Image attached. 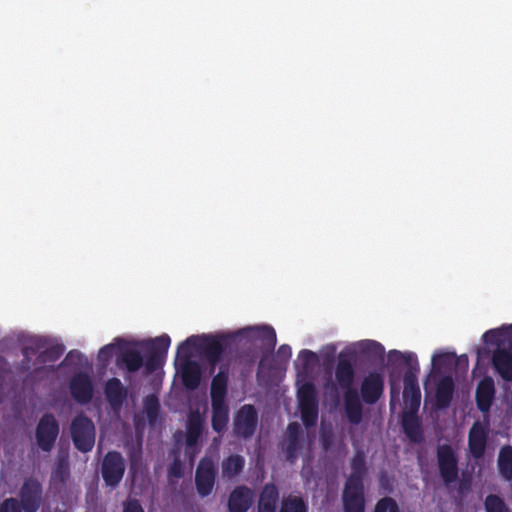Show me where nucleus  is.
Here are the masks:
<instances>
[{"label":"nucleus","mask_w":512,"mask_h":512,"mask_svg":"<svg viewBox=\"0 0 512 512\" xmlns=\"http://www.w3.org/2000/svg\"><path fill=\"white\" fill-rule=\"evenodd\" d=\"M301 419L306 428L313 427L318 420V397L313 383L306 382L298 390Z\"/></svg>","instance_id":"nucleus-7"},{"label":"nucleus","mask_w":512,"mask_h":512,"mask_svg":"<svg viewBox=\"0 0 512 512\" xmlns=\"http://www.w3.org/2000/svg\"><path fill=\"white\" fill-rule=\"evenodd\" d=\"M324 388H325L326 390L331 389L332 393L334 394V398H335L336 400L339 398L338 390H337L336 384H334V383H330V382H327V383L324 385Z\"/></svg>","instance_id":"nucleus-55"},{"label":"nucleus","mask_w":512,"mask_h":512,"mask_svg":"<svg viewBox=\"0 0 512 512\" xmlns=\"http://www.w3.org/2000/svg\"><path fill=\"white\" fill-rule=\"evenodd\" d=\"M488 432L479 421L473 423L468 435L469 452L474 459L484 456L487 446Z\"/></svg>","instance_id":"nucleus-19"},{"label":"nucleus","mask_w":512,"mask_h":512,"mask_svg":"<svg viewBox=\"0 0 512 512\" xmlns=\"http://www.w3.org/2000/svg\"><path fill=\"white\" fill-rule=\"evenodd\" d=\"M126 470V462L118 451H108L100 466L101 477L106 487L111 490L119 487Z\"/></svg>","instance_id":"nucleus-6"},{"label":"nucleus","mask_w":512,"mask_h":512,"mask_svg":"<svg viewBox=\"0 0 512 512\" xmlns=\"http://www.w3.org/2000/svg\"><path fill=\"white\" fill-rule=\"evenodd\" d=\"M492 366L499 376L506 382L512 381V352L506 348L498 347L492 354Z\"/></svg>","instance_id":"nucleus-23"},{"label":"nucleus","mask_w":512,"mask_h":512,"mask_svg":"<svg viewBox=\"0 0 512 512\" xmlns=\"http://www.w3.org/2000/svg\"><path fill=\"white\" fill-rule=\"evenodd\" d=\"M201 368L195 361H188L182 367V383L188 390H195L201 382Z\"/></svg>","instance_id":"nucleus-28"},{"label":"nucleus","mask_w":512,"mask_h":512,"mask_svg":"<svg viewBox=\"0 0 512 512\" xmlns=\"http://www.w3.org/2000/svg\"><path fill=\"white\" fill-rule=\"evenodd\" d=\"M168 475L174 478H181L183 476L182 462L175 458L168 468Z\"/></svg>","instance_id":"nucleus-49"},{"label":"nucleus","mask_w":512,"mask_h":512,"mask_svg":"<svg viewBox=\"0 0 512 512\" xmlns=\"http://www.w3.org/2000/svg\"><path fill=\"white\" fill-rule=\"evenodd\" d=\"M216 479V467L213 460L209 457H203L197 466L195 472V486L197 493L201 497H207L211 494Z\"/></svg>","instance_id":"nucleus-13"},{"label":"nucleus","mask_w":512,"mask_h":512,"mask_svg":"<svg viewBox=\"0 0 512 512\" xmlns=\"http://www.w3.org/2000/svg\"><path fill=\"white\" fill-rule=\"evenodd\" d=\"M388 357L391 363L395 364L403 362L408 367L403 377V400L405 410H419L421 403V391L418 384L417 374L420 371V367L416 354L413 352L403 353L398 350H391Z\"/></svg>","instance_id":"nucleus-3"},{"label":"nucleus","mask_w":512,"mask_h":512,"mask_svg":"<svg viewBox=\"0 0 512 512\" xmlns=\"http://www.w3.org/2000/svg\"><path fill=\"white\" fill-rule=\"evenodd\" d=\"M495 393L494 380L490 376H485L478 382L475 392V400L477 408L482 413L490 411L495 398Z\"/></svg>","instance_id":"nucleus-20"},{"label":"nucleus","mask_w":512,"mask_h":512,"mask_svg":"<svg viewBox=\"0 0 512 512\" xmlns=\"http://www.w3.org/2000/svg\"><path fill=\"white\" fill-rule=\"evenodd\" d=\"M199 341L198 335H192L182 341L176 351V358L184 360L185 363L190 361L193 350L197 351V342Z\"/></svg>","instance_id":"nucleus-34"},{"label":"nucleus","mask_w":512,"mask_h":512,"mask_svg":"<svg viewBox=\"0 0 512 512\" xmlns=\"http://www.w3.org/2000/svg\"><path fill=\"white\" fill-rule=\"evenodd\" d=\"M45 347V342L41 338H36L31 341L30 344L25 345L22 350V356L23 357H31L36 356L40 353V350H42Z\"/></svg>","instance_id":"nucleus-41"},{"label":"nucleus","mask_w":512,"mask_h":512,"mask_svg":"<svg viewBox=\"0 0 512 512\" xmlns=\"http://www.w3.org/2000/svg\"><path fill=\"white\" fill-rule=\"evenodd\" d=\"M59 423L52 413H45L39 419L35 439L37 446L43 452H51L59 435Z\"/></svg>","instance_id":"nucleus-10"},{"label":"nucleus","mask_w":512,"mask_h":512,"mask_svg":"<svg viewBox=\"0 0 512 512\" xmlns=\"http://www.w3.org/2000/svg\"><path fill=\"white\" fill-rule=\"evenodd\" d=\"M258 512H276V504L258 503Z\"/></svg>","instance_id":"nucleus-52"},{"label":"nucleus","mask_w":512,"mask_h":512,"mask_svg":"<svg viewBox=\"0 0 512 512\" xmlns=\"http://www.w3.org/2000/svg\"><path fill=\"white\" fill-rule=\"evenodd\" d=\"M298 358L302 363L304 369H307L318 362V356L315 352L303 349L299 352Z\"/></svg>","instance_id":"nucleus-44"},{"label":"nucleus","mask_w":512,"mask_h":512,"mask_svg":"<svg viewBox=\"0 0 512 512\" xmlns=\"http://www.w3.org/2000/svg\"><path fill=\"white\" fill-rule=\"evenodd\" d=\"M228 392V370L220 371L214 375L211 381V404H227L226 397Z\"/></svg>","instance_id":"nucleus-26"},{"label":"nucleus","mask_w":512,"mask_h":512,"mask_svg":"<svg viewBox=\"0 0 512 512\" xmlns=\"http://www.w3.org/2000/svg\"><path fill=\"white\" fill-rule=\"evenodd\" d=\"M22 511H23V509L19 503V500L14 497L7 498V499L3 500V502L0 504V512H22Z\"/></svg>","instance_id":"nucleus-46"},{"label":"nucleus","mask_w":512,"mask_h":512,"mask_svg":"<svg viewBox=\"0 0 512 512\" xmlns=\"http://www.w3.org/2000/svg\"><path fill=\"white\" fill-rule=\"evenodd\" d=\"M70 433L73 444L83 453L90 452L95 444L96 430L93 421L84 414H78L71 422Z\"/></svg>","instance_id":"nucleus-4"},{"label":"nucleus","mask_w":512,"mask_h":512,"mask_svg":"<svg viewBox=\"0 0 512 512\" xmlns=\"http://www.w3.org/2000/svg\"><path fill=\"white\" fill-rule=\"evenodd\" d=\"M498 468L500 474L508 481L512 480V446H503L498 455Z\"/></svg>","instance_id":"nucleus-31"},{"label":"nucleus","mask_w":512,"mask_h":512,"mask_svg":"<svg viewBox=\"0 0 512 512\" xmlns=\"http://www.w3.org/2000/svg\"><path fill=\"white\" fill-rule=\"evenodd\" d=\"M351 473L347 477L342 493L344 512H365L364 478L368 469L363 450H357L350 462Z\"/></svg>","instance_id":"nucleus-2"},{"label":"nucleus","mask_w":512,"mask_h":512,"mask_svg":"<svg viewBox=\"0 0 512 512\" xmlns=\"http://www.w3.org/2000/svg\"><path fill=\"white\" fill-rule=\"evenodd\" d=\"M362 351L374 358L382 359L385 353L384 347L377 341L367 340L361 344Z\"/></svg>","instance_id":"nucleus-39"},{"label":"nucleus","mask_w":512,"mask_h":512,"mask_svg":"<svg viewBox=\"0 0 512 512\" xmlns=\"http://www.w3.org/2000/svg\"><path fill=\"white\" fill-rule=\"evenodd\" d=\"M374 512H400V509L393 498L384 497L377 502Z\"/></svg>","instance_id":"nucleus-42"},{"label":"nucleus","mask_w":512,"mask_h":512,"mask_svg":"<svg viewBox=\"0 0 512 512\" xmlns=\"http://www.w3.org/2000/svg\"><path fill=\"white\" fill-rule=\"evenodd\" d=\"M279 492L274 484H266L260 494L259 503L277 504Z\"/></svg>","instance_id":"nucleus-40"},{"label":"nucleus","mask_w":512,"mask_h":512,"mask_svg":"<svg viewBox=\"0 0 512 512\" xmlns=\"http://www.w3.org/2000/svg\"><path fill=\"white\" fill-rule=\"evenodd\" d=\"M322 441H323V447H324L325 449H328V447H329V443H330L329 438H328V437L323 436Z\"/></svg>","instance_id":"nucleus-56"},{"label":"nucleus","mask_w":512,"mask_h":512,"mask_svg":"<svg viewBox=\"0 0 512 512\" xmlns=\"http://www.w3.org/2000/svg\"><path fill=\"white\" fill-rule=\"evenodd\" d=\"M170 344L171 338L167 334H162L145 343L148 347L146 360L144 362L147 373H153L164 366ZM134 345L142 346L144 343L138 342Z\"/></svg>","instance_id":"nucleus-8"},{"label":"nucleus","mask_w":512,"mask_h":512,"mask_svg":"<svg viewBox=\"0 0 512 512\" xmlns=\"http://www.w3.org/2000/svg\"><path fill=\"white\" fill-rule=\"evenodd\" d=\"M129 459L131 463V468H133V466L141 459V451H136L135 449H133L129 453Z\"/></svg>","instance_id":"nucleus-53"},{"label":"nucleus","mask_w":512,"mask_h":512,"mask_svg":"<svg viewBox=\"0 0 512 512\" xmlns=\"http://www.w3.org/2000/svg\"><path fill=\"white\" fill-rule=\"evenodd\" d=\"M244 466L245 458L239 454H232L222 461V476L231 479L239 475L243 471Z\"/></svg>","instance_id":"nucleus-30"},{"label":"nucleus","mask_w":512,"mask_h":512,"mask_svg":"<svg viewBox=\"0 0 512 512\" xmlns=\"http://www.w3.org/2000/svg\"><path fill=\"white\" fill-rule=\"evenodd\" d=\"M354 355L341 352L335 367V379L337 385L344 390V411L351 424L358 425L363 418V407L359 392L353 387L355 369L353 365Z\"/></svg>","instance_id":"nucleus-1"},{"label":"nucleus","mask_w":512,"mask_h":512,"mask_svg":"<svg viewBox=\"0 0 512 512\" xmlns=\"http://www.w3.org/2000/svg\"><path fill=\"white\" fill-rule=\"evenodd\" d=\"M144 411L149 422H155L160 414V403L156 395L150 394L143 401Z\"/></svg>","instance_id":"nucleus-36"},{"label":"nucleus","mask_w":512,"mask_h":512,"mask_svg":"<svg viewBox=\"0 0 512 512\" xmlns=\"http://www.w3.org/2000/svg\"><path fill=\"white\" fill-rule=\"evenodd\" d=\"M117 346L115 343L107 344L100 348L97 358L98 361L106 365L114 356Z\"/></svg>","instance_id":"nucleus-45"},{"label":"nucleus","mask_w":512,"mask_h":512,"mask_svg":"<svg viewBox=\"0 0 512 512\" xmlns=\"http://www.w3.org/2000/svg\"><path fill=\"white\" fill-rule=\"evenodd\" d=\"M70 393L79 404H88L93 397V384L86 373H78L70 380Z\"/></svg>","instance_id":"nucleus-17"},{"label":"nucleus","mask_w":512,"mask_h":512,"mask_svg":"<svg viewBox=\"0 0 512 512\" xmlns=\"http://www.w3.org/2000/svg\"><path fill=\"white\" fill-rule=\"evenodd\" d=\"M384 392V378L378 372L366 375L360 386V395L364 403L373 405L379 401Z\"/></svg>","instance_id":"nucleus-14"},{"label":"nucleus","mask_w":512,"mask_h":512,"mask_svg":"<svg viewBox=\"0 0 512 512\" xmlns=\"http://www.w3.org/2000/svg\"><path fill=\"white\" fill-rule=\"evenodd\" d=\"M197 352L210 365L211 372L221 362L222 356L228 346L226 335H198Z\"/></svg>","instance_id":"nucleus-5"},{"label":"nucleus","mask_w":512,"mask_h":512,"mask_svg":"<svg viewBox=\"0 0 512 512\" xmlns=\"http://www.w3.org/2000/svg\"><path fill=\"white\" fill-rule=\"evenodd\" d=\"M436 459L440 477L446 486L459 478L458 456L450 444L438 445Z\"/></svg>","instance_id":"nucleus-9"},{"label":"nucleus","mask_w":512,"mask_h":512,"mask_svg":"<svg viewBox=\"0 0 512 512\" xmlns=\"http://www.w3.org/2000/svg\"><path fill=\"white\" fill-rule=\"evenodd\" d=\"M280 512H308V505L301 496L289 495L283 498Z\"/></svg>","instance_id":"nucleus-33"},{"label":"nucleus","mask_w":512,"mask_h":512,"mask_svg":"<svg viewBox=\"0 0 512 512\" xmlns=\"http://www.w3.org/2000/svg\"><path fill=\"white\" fill-rule=\"evenodd\" d=\"M279 360L287 362L292 356V349L288 344H282L276 353Z\"/></svg>","instance_id":"nucleus-50"},{"label":"nucleus","mask_w":512,"mask_h":512,"mask_svg":"<svg viewBox=\"0 0 512 512\" xmlns=\"http://www.w3.org/2000/svg\"><path fill=\"white\" fill-rule=\"evenodd\" d=\"M69 476V467L68 464L64 461H60L53 471V479L58 480L62 484H64Z\"/></svg>","instance_id":"nucleus-47"},{"label":"nucleus","mask_w":512,"mask_h":512,"mask_svg":"<svg viewBox=\"0 0 512 512\" xmlns=\"http://www.w3.org/2000/svg\"><path fill=\"white\" fill-rule=\"evenodd\" d=\"M122 505L123 512H145L140 501L135 498H128Z\"/></svg>","instance_id":"nucleus-48"},{"label":"nucleus","mask_w":512,"mask_h":512,"mask_svg":"<svg viewBox=\"0 0 512 512\" xmlns=\"http://www.w3.org/2000/svg\"><path fill=\"white\" fill-rule=\"evenodd\" d=\"M64 350L65 348L61 344L52 345L45 349L43 348L34 359V364H39L43 368L47 363L56 362L63 355Z\"/></svg>","instance_id":"nucleus-32"},{"label":"nucleus","mask_w":512,"mask_h":512,"mask_svg":"<svg viewBox=\"0 0 512 512\" xmlns=\"http://www.w3.org/2000/svg\"><path fill=\"white\" fill-rule=\"evenodd\" d=\"M455 359V353L443 352L434 354L432 357V366L435 370L440 371L441 369L450 368Z\"/></svg>","instance_id":"nucleus-38"},{"label":"nucleus","mask_w":512,"mask_h":512,"mask_svg":"<svg viewBox=\"0 0 512 512\" xmlns=\"http://www.w3.org/2000/svg\"><path fill=\"white\" fill-rule=\"evenodd\" d=\"M19 503L24 512H37L43 503V486L35 477L24 480L19 490Z\"/></svg>","instance_id":"nucleus-12"},{"label":"nucleus","mask_w":512,"mask_h":512,"mask_svg":"<svg viewBox=\"0 0 512 512\" xmlns=\"http://www.w3.org/2000/svg\"><path fill=\"white\" fill-rule=\"evenodd\" d=\"M303 432L298 422L288 424L286 438L283 443V450L286 459L295 462L298 457V451L301 448Z\"/></svg>","instance_id":"nucleus-21"},{"label":"nucleus","mask_w":512,"mask_h":512,"mask_svg":"<svg viewBox=\"0 0 512 512\" xmlns=\"http://www.w3.org/2000/svg\"><path fill=\"white\" fill-rule=\"evenodd\" d=\"M33 370L34 373L42 371V367L39 364H34V360L31 357H23L17 364V371L21 374L28 373Z\"/></svg>","instance_id":"nucleus-43"},{"label":"nucleus","mask_w":512,"mask_h":512,"mask_svg":"<svg viewBox=\"0 0 512 512\" xmlns=\"http://www.w3.org/2000/svg\"><path fill=\"white\" fill-rule=\"evenodd\" d=\"M453 365H455L456 368L459 370L467 371L468 365H469L468 356L466 354H462L460 356H457L455 354V359H454Z\"/></svg>","instance_id":"nucleus-51"},{"label":"nucleus","mask_w":512,"mask_h":512,"mask_svg":"<svg viewBox=\"0 0 512 512\" xmlns=\"http://www.w3.org/2000/svg\"><path fill=\"white\" fill-rule=\"evenodd\" d=\"M258 412L252 404L241 406L235 413L233 419V432L236 436L249 439L257 429Z\"/></svg>","instance_id":"nucleus-11"},{"label":"nucleus","mask_w":512,"mask_h":512,"mask_svg":"<svg viewBox=\"0 0 512 512\" xmlns=\"http://www.w3.org/2000/svg\"><path fill=\"white\" fill-rule=\"evenodd\" d=\"M105 396L114 409L120 408L127 397V389L118 378L113 377L106 382Z\"/></svg>","instance_id":"nucleus-27"},{"label":"nucleus","mask_w":512,"mask_h":512,"mask_svg":"<svg viewBox=\"0 0 512 512\" xmlns=\"http://www.w3.org/2000/svg\"><path fill=\"white\" fill-rule=\"evenodd\" d=\"M417 413L418 410H404L401 419L404 434L414 444H420L424 440L422 424Z\"/></svg>","instance_id":"nucleus-18"},{"label":"nucleus","mask_w":512,"mask_h":512,"mask_svg":"<svg viewBox=\"0 0 512 512\" xmlns=\"http://www.w3.org/2000/svg\"><path fill=\"white\" fill-rule=\"evenodd\" d=\"M253 503V492L245 485L235 487L228 498L229 512H247Z\"/></svg>","instance_id":"nucleus-22"},{"label":"nucleus","mask_w":512,"mask_h":512,"mask_svg":"<svg viewBox=\"0 0 512 512\" xmlns=\"http://www.w3.org/2000/svg\"><path fill=\"white\" fill-rule=\"evenodd\" d=\"M484 508L486 512H510L505 501L496 494H489L484 500Z\"/></svg>","instance_id":"nucleus-37"},{"label":"nucleus","mask_w":512,"mask_h":512,"mask_svg":"<svg viewBox=\"0 0 512 512\" xmlns=\"http://www.w3.org/2000/svg\"><path fill=\"white\" fill-rule=\"evenodd\" d=\"M212 407V418L211 426L212 429L221 434L225 431L229 422V406L228 404H211Z\"/></svg>","instance_id":"nucleus-29"},{"label":"nucleus","mask_w":512,"mask_h":512,"mask_svg":"<svg viewBox=\"0 0 512 512\" xmlns=\"http://www.w3.org/2000/svg\"><path fill=\"white\" fill-rule=\"evenodd\" d=\"M506 332L512 333V324L486 331L482 336L483 342L499 346Z\"/></svg>","instance_id":"nucleus-35"},{"label":"nucleus","mask_w":512,"mask_h":512,"mask_svg":"<svg viewBox=\"0 0 512 512\" xmlns=\"http://www.w3.org/2000/svg\"><path fill=\"white\" fill-rule=\"evenodd\" d=\"M455 383L451 376H444L436 385L435 405L438 409L448 408L453 400Z\"/></svg>","instance_id":"nucleus-24"},{"label":"nucleus","mask_w":512,"mask_h":512,"mask_svg":"<svg viewBox=\"0 0 512 512\" xmlns=\"http://www.w3.org/2000/svg\"><path fill=\"white\" fill-rule=\"evenodd\" d=\"M115 342L120 349V355L117 359L118 365L125 367L127 371L131 373L140 370L144 365V359L141 352L132 347V344L125 342L121 338H116Z\"/></svg>","instance_id":"nucleus-15"},{"label":"nucleus","mask_w":512,"mask_h":512,"mask_svg":"<svg viewBox=\"0 0 512 512\" xmlns=\"http://www.w3.org/2000/svg\"><path fill=\"white\" fill-rule=\"evenodd\" d=\"M203 429L204 418L198 411L191 412L187 420L185 439L186 453L190 455L191 459L197 453V445Z\"/></svg>","instance_id":"nucleus-16"},{"label":"nucleus","mask_w":512,"mask_h":512,"mask_svg":"<svg viewBox=\"0 0 512 512\" xmlns=\"http://www.w3.org/2000/svg\"><path fill=\"white\" fill-rule=\"evenodd\" d=\"M238 334L260 340L263 347L268 350H273L277 343L276 332L271 326L247 327L240 330Z\"/></svg>","instance_id":"nucleus-25"},{"label":"nucleus","mask_w":512,"mask_h":512,"mask_svg":"<svg viewBox=\"0 0 512 512\" xmlns=\"http://www.w3.org/2000/svg\"><path fill=\"white\" fill-rule=\"evenodd\" d=\"M82 357V354L79 351H70L66 357L65 361H73L74 359L79 360Z\"/></svg>","instance_id":"nucleus-54"}]
</instances>
